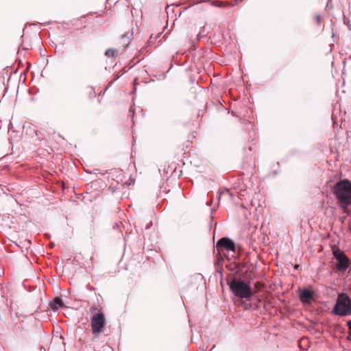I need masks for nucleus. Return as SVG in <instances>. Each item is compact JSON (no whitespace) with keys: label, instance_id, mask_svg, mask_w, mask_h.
<instances>
[{"label":"nucleus","instance_id":"1","mask_svg":"<svg viewBox=\"0 0 351 351\" xmlns=\"http://www.w3.org/2000/svg\"><path fill=\"white\" fill-rule=\"evenodd\" d=\"M333 194L340 208L347 209L351 205V181L344 179L337 182L333 187Z\"/></svg>","mask_w":351,"mask_h":351},{"label":"nucleus","instance_id":"2","mask_svg":"<svg viewBox=\"0 0 351 351\" xmlns=\"http://www.w3.org/2000/svg\"><path fill=\"white\" fill-rule=\"evenodd\" d=\"M332 312L341 317L351 315V300L346 293L338 295Z\"/></svg>","mask_w":351,"mask_h":351},{"label":"nucleus","instance_id":"3","mask_svg":"<svg viewBox=\"0 0 351 351\" xmlns=\"http://www.w3.org/2000/svg\"><path fill=\"white\" fill-rule=\"evenodd\" d=\"M229 286L231 291L237 297L250 298L252 295L251 288L240 279H232Z\"/></svg>","mask_w":351,"mask_h":351},{"label":"nucleus","instance_id":"4","mask_svg":"<svg viewBox=\"0 0 351 351\" xmlns=\"http://www.w3.org/2000/svg\"><path fill=\"white\" fill-rule=\"evenodd\" d=\"M106 315L104 313L98 310L97 312L95 313L90 319V326L92 333L93 335H98L104 331L106 325Z\"/></svg>","mask_w":351,"mask_h":351},{"label":"nucleus","instance_id":"5","mask_svg":"<svg viewBox=\"0 0 351 351\" xmlns=\"http://www.w3.org/2000/svg\"><path fill=\"white\" fill-rule=\"evenodd\" d=\"M332 254L337 261V269L339 271H345L350 265V260L340 249L334 247Z\"/></svg>","mask_w":351,"mask_h":351},{"label":"nucleus","instance_id":"6","mask_svg":"<svg viewBox=\"0 0 351 351\" xmlns=\"http://www.w3.org/2000/svg\"><path fill=\"white\" fill-rule=\"evenodd\" d=\"M217 248L218 254H221L223 250L235 252L236 247L234 243L227 237H223L220 239L216 245Z\"/></svg>","mask_w":351,"mask_h":351},{"label":"nucleus","instance_id":"7","mask_svg":"<svg viewBox=\"0 0 351 351\" xmlns=\"http://www.w3.org/2000/svg\"><path fill=\"white\" fill-rule=\"evenodd\" d=\"M299 298L301 302L304 304H311L313 301H315V292L312 287L300 289Z\"/></svg>","mask_w":351,"mask_h":351},{"label":"nucleus","instance_id":"8","mask_svg":"<svg viewBox=\"0 0 351 351\" xmlns=\"http://www.w3.org/2000/svg\"><path fill=\"white\" fill-rule=\"evenodd\" d=\"M63 302L61 298L59 297H56L53 300V302L51 304V308L53 309H58V308L63 306Z\"/></svg>","mask_w":351,"mask_h":351},{"label":"nucleus","instance_id":"9","mask_svg":"<svg viewBox=\"0 0 351 351\" xmlns=\"http://www.w3.org/2000/svg\"><path fill=\"white\" fill-rule=\"evenodd\" d=\"M222 196H226V197H231L232 195H231L230 191L228 190V189H226V190L222 191H219V197H218L219 202H220Z\"/></svg>","mask_w":351,"mask_h":351},{"label":"nucleus","instance_id":"10","mask_svg":"<svg viewBox=\"0 0 351 351\" xmlns=\"http://www.w3.org/2000/svg\"><path fill=\"white\" fill-rule=\"evenodd\" d=\"M115 53H116L115 49H110L106 51V56H107L108 57H115Z\"/></svg>","mask_w":351,"mask_h":351},{"label":"nucleus","instance_id":"11","mask_svg":"<svg viewBox=\"0 0 351 351\" xmlns=\"http://www.w3.org/2000/svg\"><path fill=\"white\" fill-rule=\"evenodd\" d=\"M347 326L348 327V330L351 329V320L347 322Z\"/></svg>","mask_w":351,"mask_h":351},{"label":"nucleus","instance_id":"12","mask_svg":"<svg viewBox=\"0 0 351 351\" xmlns=\"http://www.w3.org/2000/svg\"><path fill=\"white\" fill-rule=\"evenodd\" d=\"M255 286L256 288L258 289L259 287H261L262 286V284L259 282H256Z\"/></svg>","mask_w":351,"mask_h":351},{"label":"nucleus","instance_id":"13","mask_svg":"<svg viewBox=\"0 0 351 351\" xmlns=\"http://www.w3.org/2000/svg\"><path fill=\"white\" fill-rule=\"evenodd\" d=\"M90 310V311H95V310H97V308L95 306H91Z\"/></svg>","mask_w":351,"mask_h":351},{"label":"nucleus","instance_id":"14","mask_svg":"<svg viewBox=\"0 0 351 351\" xmlns=\"http://www.w3.org/2000/svg\"><path fill=\"white\" fill-rule=\"evenodd\" d=\"M317 21L318 23H320V17L319 16H317Z\"/></svg>","mask_w":351,"mask_h":351},{"label":"nucleus","instance_id":"15","mask_svg":"<svg viewBox=\"0 0 351 351\" xmlns=\"http://www.w3.org/2000/svg\"><path fill=\"white\" fill-rule=\"evenodd\" d=\"M349 333H350V335H351V329H350V330H349Z\"/></svg>","mask_w":351,"mask_h":351}]
</instances>
